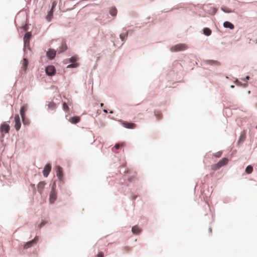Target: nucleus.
Segmentation results:
<instances>
[{"instance_id":"obj_1","label":"nucleus","mask_w":257,"mask_h":257,"mask_svg":"<svg viewBox=\"0 0 257 257\" xmlns=\"http://www.w3.org/2000/svg\"><path fill=\"white\" fill-rule=\"evenodd\" d=\"M188 48V46L185 44H178L171 48V51L172 52H178L181 51H184Z\"/></svg>"},{"instance_id":"obj_2","label":"nucleus","mask_w":257,"mask_h":257,"mask_svg":"<svg viewBox=\"0 0 257 257\" xmlns=\"http://www.w3.org/2000/svg\"><path fill=\"white\" fill-rule=\"evenodd\" d=\"M39 240V237L36 236L32 240L26 242L24 245V249H28L35 244H36Z\"/></svg>"},{"instance_id":"obj_3","label":"nucleus","mask_w":257,"mask_h":257,"mask_svg":"<svg viewBox=\"0 0 257 257\" xmlns=\"http://www.w3.org/2000/svg\"><path fill=\"white\" fill-rule=\"evenodd\" d=\"M10 131V126L6 123H4L0 126V131L2 134L3 137L4 136V133H8Z\"/></svg>"},{"instance_id":"obj_4","label":"nucleus","mask_w":257,"mask_h":257,"mask_svg":"<svg viewBox=\"0 0 257 257\" xmlns=\"http://www.w3.org/2000/svg\"><path fill=\"white\" fill-rule=\"evenodd\" d=\"M45 70L46 74L49 76L54 75L56 72L55 67L52 65L47 67Z\"/></svg>"},{"instance_id":"obj_5","label":"nucleus","mask_w":257,"mask_h":257,"mask_svg":"<svg viewBox=\"0 0 257 257\" xmlns=\"http://www.w3.org/2000/svg\"><path fill=\"white\" fill-rule=\"evenodd\" d=\"M15 119V127L17 131H19L20 129L21 124L20 122V118L19 114H16L14 117Z\"/></svg>"},{"instance_id":"obj_6","label":"nucleus","mask_w":257,"mask_h":257,"mask_svg":"<svg viewBox=\"0 0 257 257\" xmlns=\"http://www.w3.org/2000/svg\"><path fill=\"white\" fill-rule=\"evenodd\" d=\"M28 60L26 58L23 59V60L22 61V67L21 70L22 73H25L26 72L28 67Z\"/></svg>"},{"instance_id":"obj_7","label":"nucleus","mask_w":257,"mask_h":257,"mask_svg":"<svg viewBox=\"0 0 257 257\" xmlns=\"http://www.w3.org/2000/svg\"><path fill=\"white\" fill-rule=\"evenodd\" d=\"M51 170V166L50 164H47L44 168L43 171V175L45 177H47Z\"/></svg>"},{"instance_id":"obj_8","label":"nucleus","mask_w":257,"mask_h":257,"mask_svg":"<svg viewBox=\"0 0 257 257\" xmlns=\"http://www.w3.org/2000/svg\"><path fill=\"white\" fill-rule=\"evenodd\" d=\"M57 199V193L56 191H51L50 194L49 202L53 203Z\"/></svg>"},{"instance_id":"obj_9","label":"nucleus","mask_w":257,"mask_h":257,"mask_svg":"<svg viewBox=\"0 0 257 257\" xmlns=\"http://www.w3.org/2000/svg\"><path fill=\"white\" fill-rule=\"evenodd\" d=\"M56 175L60 180H62L63 179V171L62 169L60 166H57L56 167Z\"/></svg>"},{"instance_id":"obj_10","label":"nucleus","mask_w":257,"mask_h":257,"mask_svg":"<svg viewBox=\"0 0 257 257\" xmlns=\"http://www.w3.org/2000/svg\"><path fill=\"white\" fill-rule=\"evenodd\" d=\"M31 36L32 35L31 32H27L25 35V36L24 37V42L25 46H26L27 45H29L30 39L31 37Z\"/></svg>"},{"instance_id":"obj_11","label":"nucleus","mask_w":257,"mask_h":257,"mask_svg":"<svg viewBox=\"0 0 257 257\" xmlns=\"http://www.w3.org/2000/svg\"><path fill=\"white\" fill-rule=\"evenodd\" d=\"M122 125L127 128H135L136 127V124L134 123L124 121L122 123Z\"/></svg>"},{"instance_id":"obj_12","label":"nucleus","mask_w":257,"mask_h":257,"mask_svg":"<svg viewBox=\"0 0 257 257\" xmlns=\"http://www.w3.org/2000/svg\"><path fill=\"white\" fill-rule=\"evenodd\" d=\"M56 55V51L54 50H49L47 52V56L50 59H53L54 58Z\"/></svg>"},{"instance_id":"obj_13","label":"nucleus","mask_w":257,"mask_h":257,"mask_svg":"<svg viewBox=\"0 0 257 257\" xmlns=\"http://www.w3.org/2000/svg\"><path fill=\"white\" fill-rule=\"evenodd\" d=\"M45 185V182L44 181H41L39 183V184L37 185V188L38 191L40 193H42V192L43 191Z\"/></svg>"},{"instance_id":"obj_14","label":"nucleus","mask_w":257,"mask_h":257,"mask_svg":"<svg viewBox=\"0 0 257 257\" xmlns=\"http://www.w3.org/2000/svg\"><path fill=\"white\" fill-rule=\"evenodd\" d=\"M80 120V117L79 116H73L70 117L69 119V121L74 124H76L79 122Z\"/></svg>"},{"instance_id":"obj_15","label":"nucleus","mask_w":257,"mask_h":257,"mask_svg":"<svg viewBox=\"0 0 257 257\" xmlns=\"http://www.w3.org/2000/svg\"><path fill=\"white\" fill-rule=\"evenodd\" d=\"M124 146V143H122L120 144H116L113 148H112V150L113 152L115 153H117L116 150L119 149L121 147H123Z\"/></svg>"},{"instance_id":"obj_16","label":"nucleus","mask_w":257,"mask_h":257,"mask_svg":"<svg viewBox=\"0 0 257 257\" xmlns=\"http://www.w3.org/2000/svg\"><path fill=\"white\" fill-rule=\"evenodd\" d=\"M132 230L134 234H139L141 232V229L137 225L133 226Z\"/></svg>"},{"instance_id":"obj_17","label":"nucleus","mask_w":257,"mask_h":257,"mask_svg":"<svg viewBox=\"0 0 257 257\" xmlns=\"http://www.w3.org/2000/svg\"><path fill=\"white\" fill-rule=\"evenodd\" d=\"M27 110V105H23L20 110V114L22 117L25 116V112Z\"/></svg>"},{"instance_id":"obj_18","label":"nucleus","mask_w":257,"mask_h":257,"mask_svg":"<svg viewBox=\"0 0 257 257\" xmlns=\"http://www.w3.org/2000/svg\"><path fill=\"white\" fill-rule=\"evenodd\" d=\"M223 26L226 28H229L231 30L233 29L234 28V25L232 24L227 21L224 22Z\"/></svg>"},{"instance_id":"obj_19","label":"nucleus","mask_w":257,"mask_h":257,"mask_svg":"<svg viewBox=\"0 0 257 257\" xmlns=\"http://www.w3.org/2000/svg\"><path fill=\"white\" fill-rule=\"evenodd\" d=\"M228 159L226 158H224L221 160H220L218 163H219L220 167H222L225 165H226L228 163Z\"/></svg>"},{"instance_id":"obj_20","label":"nucleus","mask_w":257,"mask_h":257,"mask_svg":"<svg viewBox=\"0 0 257 257\" xmlns=\"http://www.w3.org/2000/svg\"><path fill=\"white\" fill-rule=\"evenodd\" d=\"M67 46L65 42H62L60 47L59 53H61L67 50Z\"/></svg>"},{"instance_id":"obj_21","label":"nucleus","mask_w":257,"mask_h":257,"mask_svg":"<svg viewBox=\"0 0 257 257\" xmlns=\"http://www.w3.org/2000/svg\"><path fill=\"white\" fill-rule=\"evenodd\" d=\"M245 139V132H242L240 134L239 139L238 140V143H241L244 142Z\"/></svg>"},{"instance_id":"obj_22","label":"nucleus","mask_w":257,"mask_h":257,"mask_svg":"<svg viewBox=\"0 0 257 257\" xmlns=\"http://www.w3.org/2000/svg\"><path fill=\"white\" fill-rule=\"evenodd\" d=\"M117 9L115 7H111L109 10V14L112 16H115L117 15Z\"/></svg>"},{"instance_id":"obj_23","label":"nucleus","mask_w":257,"mask_h":257,"mask_svg":"<svg viewBox=\"0 0 257 257\" xmlns=\"http://www.w3.org/2000/svg\"><path fill=\"white\" fill-rule=\"evenodd\" d=\"M48 107L49 109L53 110L56 109L57 106L55 103L50 102L48 104Z\"/></svg>"},{"instance_id":"obj_24","label":"nucleus","mask_w":257,"mask_h":257,"mask_svg":"<svg viewBox=\"0 0 257 257\" xmlns=\"http://www.w3.org/2000/svg\"><path fill=\"white\" fill-rule=\"evenodd\" d=\"M53 11L52 10H50L48 12V15L46 17V20L50 22L52 20V19L53 18Z\"/></svg>"},{"instance_id":"obj_25","label":"nucleus","mask_w":257,"mask_h":257,"mask_svg":"<svg viewBox=\"0 0 257 257\" xmlns=\"http://www.w3.org/2000/svg\"><path fill=\"white\" fill-rule=\"evenodd\" d=\"M203 33L206 36H209L211 34V31L208 28H205L203 29Z\"/></svg>"},{"instance_id":"obj_26","label":"nucleus","mask_w":257,"mask_h":257,"mask_svg":"<svg viewBox=\"0 0 257 257\" xmlns=\"http://www.w3.org/2000/svg\"><path fill=\"white\" fill-rule=\"evenodd\" d=\"M220 168H221L220 167V165H219V163H217L216 164H213L211 166V169L214 170V171H215V170H218Z\"/></svg>"},{"instance_id":"obj_27","label":"nucleus","mask_w":257,"mask_h":257,"mask_svg":"<svg viewBox=\"0 0 257 257\" xmlns=\"http://www.w3.org/2000/svg\"><path fill=\"white\" fill-rule=\"evenodd\" d=\"M253 171V168L252 166L249 165L247 166L245 169V172L247 174H250Z\"/></svg>"},{"instance_id":"obj_28","label":"nucleus","mask_w":257,"mask_h":257,"mask_svg":"<svg viewBox=\"0 0 257 257\" xmlns=\"http://www.w3.org/2000/svg\"><path fill=\"white\" fill-rule=\"evenodd\" d=\"M127 33L128 32H126V33H122L120 34L119 37L122 41H123L126 38V37L127 36Z\"/></svg>"},{"instance_id":"obj_29","label":"nucleus","mask_w":257,"mask_h":257,"mask_svg":"<svg viewBox=\"0 0 257 257\" xmlns=\"http://www.w3.org/2000/svg\"><path fill=\"white\" fill-rule=\"evenodd\" d=\"M22 118L24 125H29L30 124L29 120L26 118L25 116L22 117Z\"/></svg>"},{"instance_id":"obj_30","label":"nucleus","mask_w":257,"mask_h":257,"mask_svg":"<svg viewBox=\"0 0 257 257\" xmlns=\"http://www.w3.org/2000/svg\"><path fill=\"white\" fill-rule=\"evenodd\" d=\"M63 109L66 112H69V107L66 102L63 103Z\"/></svg>"},{"instance_id":"obj_31","label":"nucleus","mask_w":257,"mask_h":257,"mask_svg":"<svg viewBox=\"0 0 257 257\" xmlns=\"http://www.w3.org/2000/svg\"><path fill=\"white\" fill-rule=\"evenodd\" d=\"M222 155V152L219 151L216 153H215L213 156L216 158H219L221 157Z\"/></svg>"},{"instance_id":"obj_32","label":"nucleus","mask_w":257,"mask_h":257,"mask_svg":"<svg viewBox=\"0 0 257 257\" xmlns=\"http://www.w3.org/2000/svg\"><path fill=\"white\" fill-rule=\"evenodd\" d=\"M77 66H78L77 64H76V63H72V64L69 65L67 66V67L68 68H75V67H77Z\"/></svg>"},{"instance_id":"obj_33","label":"nucleus","mask_w":257,"mask_h":257,"mask_svg":"<svg viewBox=\"0 0 257 257\" xmlns=\"http://www.w3.org/2000/svg\"><path fill=\"white\" fill-rule=\"evenodd\" d=\"M249 79V76H247L245 78L242 79V80H243V81L246 82V83H244V85H243L244 87H246L247 85V83L246 81L247 80H248Z\"/></svg>"},{"instance_id":"obj_34","label":"nucleus","mask_w":257,"mask_h":257,"mask_svg":"<svg viewBox=\"0 0 257 257\" xmlns=\"http://www.w3.org/2000/svg\"><path fill=\"white\" fill-rule=\"evenodd\" d=\"M47 223L46 221H43L41 222V223L39 225V228L42 227L43 225H44L45 224Z\"/></svg>"},{"instance_id":"obj_35","label":"nucleus","mask_w":257,"mask_h":257,"mask_svg":"<svg viewBox=\"0 0 257 257\" xmlns=\"http://www.w3.org/2000/svg\"><path fill=\"white\" fill-rule=\"evenodd\" d=\"M57 5V3L56 2H53L52 5V8L51 10L54 11V9L55 8L56 6Z\"/></svg>"},{"instance_id":"obj_36","label":"nucleus","mask_w":257,"mask_h":257,"mask_svg":"<svg viewBox=\"0 0 257 257\" xmlns=\"http://www.w3.org/2000/svg\"><path fill=\"white\" fill-rule=\"evenodd\" d=\"M97 257H104V253L102 251H100L97 255Z\"/></svg>"},{"instance_id":"obj_37","label":"nucleus","mask_w":257,"mask_h":257,"mask_svg":"<svg viewBox=\"0 0 257 257\" xmlns=\"http://www.w3.org/2000/svg\"><path fill=\"white\" fill-rule=\"evenodd\" d=\"M55 188H56V183H55V182H54L53 183V184L52 185L51 191H55Z\"/></svg>"},{"instance_id":"obj_38","label":"nucleus","mask_w":257,"mask_h":257,"mask_svg":"<svg viewBox=\"0 0 257 257\" xmlns=\"http://www.w3.org/2000/svg\"><path fill=\"white\" fill-rule=\"evenodd\" d=\"M76 61V59L74 57H72L70 59V62L73 63H75V62Z\"/></svg>"},{"instance_id":"obj_39","label":"nucleus","mask_w":257,"mask_h":257,"mask_svg":"<svg viewBox=\"0 0 257 257\" xmlns=\"http://www.w3.org/2000/svg\"><path fill=\"white\" fill-rule=\"evenodd\" d=\"M235 82L237 85H241V83L239 82L237 80H236Z\"/></svg>"},{"instance_id":"obj_40","label":"nucleus","mask_w":257,"mask_h":257,"mask_svg":"<svg viewBox=\"0 0 257 257\" xmlns=\"http://www.w3.org/2000/svg\"><path fill=\"white\" fill-rule=\"evenodd\" d=\"M155 114H156V115H157V117H158V118H160V117H161V114L158 115V114H156V113L155 112Z\"/></svg>"},{"instance_id":"obj_41","label":"nucleus","mask_w":257,"mask_h":257,"mask_svg":"<svg viewBox=\"0 0 257 257\" xmlns=\"http://www.w3.org/2000/svg\"><path fill=\"white\" fill-rule=\"evenodd\" d=\"M209 231L210 233H211V232H212V229H211V228H209Z\"/></svg>"},{"instance_id":"obj_42","label":"nucleus","mask_w":257,"mask_h":257,"mask_svg":"<svg viewBox=\"0 0 257 257\" xmlns=\"http://www.w3.org/2000/svg\"><path fill=\"white\" fill-rule=\"evenodd\" d=\"M103 111H104V112H105V113H107V110H106V109H104V110H103Z\"/></svg>"},{"instance_id":"obj_43","label":"nucleus","mask_w":257,"mask_h":257,"mask_svg":"<svg viewBox=\"0 0 257 257\" xmlns=\"http://www.w3.org/2000/svg\"><path fill=\"white\" fill-rule=\"evenodd\" d=\"M103 105H104V104H103V103H101L100 104V106H101V107H102V106H103Z\"/></svg>"},{"instance_id":"obj_44","label":"nucleus","mask_w":257,"mask_h":257,"mask_svg":"<svg viewBox=\"0 0 257 257\" xmlns=\"http://www.w3.org/2000/svg\"><path fill=\"white\" fill-rule=\"evenodd\" d=\"M231 88H233V87H234V86H233V85H231Z\"/></svg>"},{"instance_id":"obj_45","label":"nucleus","mask_w":257,"mask_h":257,"mask_svg":"<svg viewBox=\"0 0 257 257\" xmlns=\"http://www.w3.org/2000/svg\"><path fill=\"white\" fill-rule=\"evenodd\" d=\"M113 112L112 111H110V113H112Z\"/></svg>"},{"instance_id":"obj_46","label":"nucleus","mask_w":257,"mask_h":257,"mask_svg":"<svg viewBox=\"0 0 257 257\" xmlns=\"http://www.w3.org/2000/svg\"><path fill=\"white\" fill-rule=\"evenodd\" d=\"M256 129H257V126H256Z\"/></svg>"}]
</instances>
